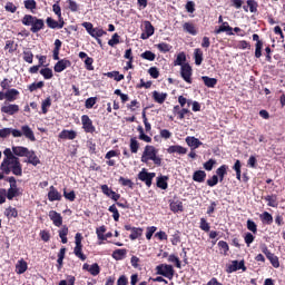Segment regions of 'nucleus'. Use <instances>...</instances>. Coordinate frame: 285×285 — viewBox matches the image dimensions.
<instances>
[{"label":"nucleus","mask_w":285,"mask_h":285,"mask_svg":"<svg viewBox=\"0 0 285 285\" xmlns=\"http://www.w3.org/2000/svg\"><path fill=\"white\" fill-rule=\"evenodd\" d=\"M118 184H120V186H127L128 188H135V183H132L130 178H124V176L119 177Z\"/></svg>","instance_id":"864d4df0"},{"label":"nucleus","mask_w":285,"mask_h":285,"mask_svg":"<svg viewBox=\"0 0 285 285\" xmlns=\"http://www.w3.org/2000/svg\"><path fill=\"white\" fill-rule=\"evenodd\" d=\"M18 97H19V90L17 89H8L6 91L7 101H17Z\"/></svg>","instance_id":"e433bc0d"},{"label":"nucleus","mask_w":285,"mask_h":285,"mask_svg":"<svg viewBox=\"0 0 285 285\" xmlns=\"http://www.w3.org/2000/svg\"><path fill=\"white\" fill-rule=\"evenodd\" d=\"M49 219H51L53 226H57V228L61 227L63 224V217H61V214L57 210L49 212Z\"/></svg>","instance_id":"f8f14e48"},{"label":"nucleus","mask_w":285,"mask_h":285,"mask_svg":"<svg viewBox=\"0 0 285 285\" xmlns=\"http://www.w3.org/2000/svg\"><path fill=\"white\" fill-rule=\"evenodd\" d=\"M106 226L105 225H102V226H100V227H98L97 229H96V235H97V237H98V239L100 240V242H106V235L104 234V233H106Z\"/></svg>","instance_id":"5fc2aeb1"},{"label":"nucleus","mask_w":285,"mask_h":285,"mask_svg":"<svg viewBox=\"0 0 285 285\" xmlns=\"http://www.w3.org/2000/svg\"><path fill=\"white\" fill-rule=\"evenodd\" d=\"M144 26H145V33H141L140 38L141 39H150V37H153V35H155V27L148 20L144 22Z\"/></svg>","instance_id":"2eb2a0df"},{"label":"nucleus","mask_w":285,"mask_h":285,"mask_svg":"<svg viewBox=\"0 0 285 285\" xmlns=\"http://www.w3.org/2000/svg\"><path fill=\"white\" fill-rule=\"evenodd\" d=\"M156 186L161 190L168 189V176L157 177Z\"/></svg>","instance_id":"c9c22d12"},{"label":"nucleus","mask_w":285,"mask_h":285,"mask_svg":"<svg viewBox=\"0 0 285 285\" xmlns=\"http://www.w3.org/2000/svg\"><path fill=\"white\" fill-rule=\"evenodd\" d=\"M105 75L109 79H115V81H122V79H124V75L119 73V71H109Z\"/></svg>","instance_id":"603ef678"},{"label":"nucleus","mask_w":285,"mask_h":285,"mask_svg":"<svg viewBox=\"0 0 285 285\" xmlns=\"http://www.w3.org/2000/svg\"><path fill=\"white\" fill-rule=\"evenodd\" d=\"M1 112L4 115H17L19 112V105H7L1 107Z\"/></svg>","instance_id":"aec40b11"},{"label":"nucleus","mask_w":285,"mask_h":285,"mask_svg":"<svg viewBox=\"0 0 285 285\" xmlns=\"http://www.w3.org/2000/svg\"><path fill=\"white\" fill-rule=\"evenodd\" d=\"M4 215L8 219H12L19 217V210H17V208L9 206L8 208H6L4 210Z\"/></svg>","instance_id":"ea45409f"},{"label":"nucleus","mask_w":285,"mask_h":285,"mask_svg":"<svg viewBox=\"0 0 285 285\" xmlns=\"http://www.w3.org/2000/svg\"><path fill=\"white\" fill-rule=\"evenodd\" d=\"M187 146H189V148H199V146H203L204 142H202L198 138H195V137H190L188 136L186 139H185Z\"/></svg>","instance_id":"a878e982"},{"label":"nucleus","mask_w":285,"mask_h":285,"mask_svg":"<svg viewBox=\"0 0 285 285\" xmlns=\"http://www.w3.org/2000/svg\"><path fill=\"white\" fill-rule=\"evenodd\" d=\"M141 59H145L146 61H155L157 59V55L150 50H146L140 55Z\"/></svg>","instance_id":"09e8293b"},{"label":"nucleus","mask_w":285,"mask_h":285,"mask_svg":"<svg viewBox=\"0 0 285 285\" xmlns=\"http://www.w3.org/2000/svg\"><path fill=\"white\" fill-rule=\"evenodd\" d=\"M87 148L90 155H97V144L92 139L87 140Z\"/></svg>","instance_id":"e2e57ef3"},{"label":"nucleus","mask_w":285,"mask_h":285,"mask_svg":"<svg viewBox=\"0 0 285 285\" xmlns=\"http://www.w3.org/2000/svg\"><path fill=\"white\" fill-rule=\"evenodd\" d=\"M61 193H59L55 186H50L48 191L49 202H61Z\"/></svg>","instance_id":"a211bd4d"},{"label":"nucleus","mask_w":285,"mask_h":285,"mask_svg":"<svg viewBox=\"0 0 285 285\" xmlns=\"http://www.w3.org/2000/svg\"><path fill=\"white\" fill-rule=\"evenodd\" d=\"M144 235V228L141 227H132L131 234L129 235V239L135 242V239H139Z\"/></svg>","instance_id":"72a5a7b5"},{"label":"nucleus","mask_w":285,"mask_h":285,"mask_svg":"<svg viewBox=\"0 0 285 285\" xmlns=\"http://www.w3.org/2000/svg\"><path fill=\"white\" fill-rule=\"evenodd\" d=\"M104 35H107V33L101 28H94V31H91V37L94 39H99L100 37H104Z\"/></svg>","instance_id":"0e129e2a"},{"label":"nucleus","mask_w":285,"mask_h":285,"mask_svg":"<svg viewBox=\"0 0 285 285\" xmlns=\"http://www.w3.org/2000/svg\"><path fill=\"white\" fill-rule=\"evenodd\" d=\"M45 86H46V83L43 81L33 82V83L28 86V90L31 91V92H35L37 90H40Z\"/></svg>","instance_id":"6e6d98bb"},{"label":"nucleus","mask_w":285,"mask_h":285,"mask_svg":"<svg viewBox=\"0 0 285 285\" xmlns=\"http://www.w3.org/2000/svg\"><path fill=\"white\" fill-rule=\"evenodd\" d=\"M169 207L173 213H184V203L181 200L171 202Z\"/></svg>","instance_id":"2f4dec72"},{"label":"nucleus","mask_w":285,"mask_h":285,"mask_svg":"<svg viewBox=\"0 0 285 285\" xmlns=\"http://www.w3.org/2000/svg\"><path fill=\"white\" fill-rule=\"evenodd\" d=\"M40 75L43 76V79H52L55 77V73H52V69L46 67L40 70Z\"/></svg>","instance_id":"13d9d810"},{"label":"nucleus","mask_w":285,"mask_h":285,"mask_svg":"<svg viewBox=\"0 0 285 285\" xmlns=\"http://www.w3.org/2000/svg\"><path fill=\"white\" fill-rule=\"evenodd\" d=\"M108 210L109 213H112L114 220L119 222L120 215H119V209H117V205L114 204L109 206Z\"/></svg>","instance_id":"680f3d73"},{"label":"nucleus","mask_w":285,"mask_h":285,"mask_svg":"<svg viewBox=\"0 0 285 285\" xmlns=\"http://www.w3.org/2000/svg\"><path fill=\"white\" fill-rule=\"evenodd\" d=\"M183 30H184V32L191 35L193 37H196V35H197V27H195V23H193V22H185L183 24Z\"/></svg>","instance_id":"393cba45"},{"label":"nucleus","mask_w":285,"mask_h":285,"mask_svg":"<svg viewBox=\"0 0 285 285\" xmlns=\"http://www.w3.org/2000/svg\"><path fill=\"white\" fill-rule=\"evenodd\" d=\"M153 99L156 101V104H164L166 99H168V94L159 92V91H154L153 92Z\"/></svg>","instance_id":"cd10ccee"},{"label":"nucleus","mask_w":285,"mask_h":285,"mask_svg":"<svg viewBox=\"0 0 285 285\" xmlns=\"http://www.w3.org/2000/svg\"><path fill=\"white\" fill-rule=\"evenodd\" d=\"M52 106V98L47 97L45 100L41 102V114L42 115H48V109Z\"/></svg>","instance_id":"58836bf2"},{"label":"nucleus","mask_w":285,"mask_h":285,"mask_svg":"<svg viewBox=\"0 0 285 285\" xmlns=\"http://www.w3.org/2000/svg\"><path fill=\"white\" fill-rule=\"evenodd\" d=\"M265 202H267V206H269L271 208H277V206L279 205L277 203V195H267L264 197Z\"/></svg>","instance_id":"f704fd0d"},{"label":"nucleus","mask_w":285,"mask_h":285,"mask_svg":"<svg viewBox=\"0 0 285 285\" xmlns=\"http://www.w3.org/2000/svg\"><path fill=\"white\" fill-rule=\"evenodd\" d=\"M52 11L58 17V20H55L52 17H48L46 19L47 28H50L51 30H61L63 26H66V21L63 20V16L61 14V6H59V2H56L52 6Z\"/></svg>","instance_id":"7ed1b4c3"},{"label":"nucleus","mask_w":285,"mask_h":285,"mask_svg":"<svg viewBox=\"0 0 285 285\" xmlns=\"http://www.w3.org/2000/svg\"><path fill=\"white\" fill-rule=\"evenodd\" d=\"M228 175V165H222L216 169V176L219 181H224V178Z\"/></svg>","instance_id":"bb28decb"},{"label":"nucleus","mask_w":285,"mask_h":285,"mask_svg":"<svg viewBox=\"0 0 285 285\" xmlns=\"http://www.w3.org/2000/svg\"><path fill=\"white\" fill-rule=\"evenodd\" d=\"M119 39H120L119 33H114L111 39L108 40V46H110L111 48H115V46L120 43Z\"/></svg>","instance_id":"69168bd1"},{"label":"nucleus","mask_w":285,"mask_h":285,"mask_svg":"<svg viewBox=\"0 0 285 285\" xmlns=\"http://www.w3.org/2000/svg\"><path fill=\"white\" fill-rule=\"evenodd\" d=\"M157 46V49L159 50V52H170V50H173V46L166 43V42H160Z\"/></svg>","instance_id":"bf43d9fd"},{"label":"nucleus","mask_w":285,"mask_h":285,"mask_svg":"<svg viewBox=\"0 0 285 285\" xmlns=\"http://www.w3.org/2000/svg\"><path fill=\"white\" fill-rule=\"evenodd\" d=\"M169 264H175L176 268H181V261H179V257L177 255L171 254L168 256Z\"/></svg>","instance_id":"4d7b16f0"},{"label":"nucleus","mask_w":285,"mask_h":285,"mask_svg":"<svg viewBox=\"0 0 285 285\" xmlns=\"http://www.w3.org/2000/svg\"><path fill=\"white\" fill-rule=\"evenodd\" d=\"M70 66H72V61L68 60V58L60 59L53 66V70L55 72H63V70L70 68Z\"/></svg>","instance_id":"9b49d317"},{"label":"nucleus","mask_w":285,"mask_h":285,"mask_svg":"<svg viewBox=\"0 0 285 285\" xmlns=\"http://www.w3.org/2000/svg\"><path fill=\"white\" fill-rule=\"evenodd\" d=\"M23 6L26 10H30V12H35L37 10V1L36 0H24Z\"/></svg>","instance_id":"3c124183"},{"label":"nucleus","mask_w":285,"mask_h":285,"mask_svg":"<svg viewBox=\"0 0 285 285\" xmlns=\"http://www.w3.org/2000/svg\"><path fill=\"white\" fill-rule=\"evenodd\" d=\"M233 170H235L236 173V179H238V181H242V161L240 160L235 161L233 166Z\"/></svg>","instance_id":"de8ad7c7"},{"label":"nucleus","mask_w":285,"mask_h":285,"mask_svg":"<svg viewBox=\"0 0 285 285\" xmlns=\"http://www.w3.org/2000/svg\"><path fill=\"white\" fill-rule=\"evenodd\" d=\"M155 177H157V174L155 173H148L146 170V168H144L141 171H139L138 174V179L140 181H144L147 186V188H150V186H153V179H155Z\"/></svg>","instance_id":"0eeeda50"},{"label":"nucleus","mask_w":285,"mask_h":285,"mask_svg":"<svg viewBox=\"0 0 285 285\" xmlns=\"http://www.w3.org/2000/svg\"><path fill=\"white\" fill-rule=\"evenodd\" d=\"M82 271H87L88 273H90V275L97 277V275L101 273V267H99V264L97 263H94L92 265H88V263H85L82 265Z\"/></svg>","instance_id":"ddd939ff"},{"label":"nucleus","mask_w":285,"mask_h":285,"mask_svg":"<svg viewBox=\"0 0 285 285\" xmlns=\"http://www.w3.org/2000/svg\"><path fill=\"white\" fill-rule=\"evenodd\" d=\"M170 242H171L173 246H177L178 244H181V232L174 230V234L171 235Z\"/></svg>","instance_id":"a18cd8bd"},{"label":"nucleus","mask_w":285,"mask_h":285,"mask_svg":"<svg viewBox=\"0 0 285 285\" xmlns=\"http://www.w3.org/2000/svg\"><path fill=\"white\" fill-rule=\"evenodd\" d=\"M237 271H243L245 273L246 265L244 261H232L230 265H227L226 273H237Z\"/></svg>","instance_id":"9d476101"},{"label":"nucleus","mask_w":285,"mask_h":285,"mask_svg":"<svg viewBox=\"0 0 285 285\" xmlns=\"http://www.w3.org/2000/svg\"><path fill=\"white\" fill-rule=\"evenodd\" d=\"M95 104H97V97H90L85 101V107L90 110V108H95Z\"/></svg>","instance_id":"774afa93"},{"label":"nucleus","mask_w":285,"mask_h":285,"mask_svg":"<svg viewBox=\"0 0 285 285\" xmlns=\"http://www.w3.org/2000/svg\"><path fill=\"white\" fill-rule=\"evenodd\" d=\"M157 275H161L163 277H167V279H173L175 277V268L173 265L160 264L156 267Z\"/></svg>","instance_id":"423d86ee"},{"label":"nucleus","mask_w":285,"mask_h":285,"mask_svg":"<svg viewBox=\"0 0 285 285\" xmlns=\"http://www.w3.org/2000/svg\"><path fill=\"white\" fill-rule=\"evenodd\" d=\"M204 85L207 88H215L217 86V78H210L208 76H203L202 77Z\"/></svg>","instance_id":"a19ab883"},{"label":"nucleus","mask_w":285,"mask_h":285,"mask_svg":"<svg viewBox=\"0 0 285 285\" xmlns=\"http://www.w3.org/2000/svg\"><path fill=\"white\" fill-rule=\"evenodd\" d=\"M68 233H69V229H68V226L66 225L62 226L60 230H58V234L62 244H68Z\"/></svg>","instance_id":"c03bdc74"},{"label":"nucleus","mask_w":285,"mask_h":285,"mask_svg":"<svg viewBox=\"0 0 285 285\" xmlns=\"http://www.w3.org/2000/svg\"><path fill=\"white\" fill-rule=\"evenodd\" d=\"M4 50H9V55H13L17 51V47H14V40H7Z\"/></svg>","instance_id":"052dcab7"},{"label":"nucleus","mask_w":285,"mask_h":285,"mask_svg":"<svg viewBox=\"0 0 285 285\" xmlns=\"http://www.w3.org/2000/svg\"><path fill=\"white\" fill-rule=\"evenodd\" d=\"M247 6L249 8V12H252V13L257 12V8L259 7L257 1H255V0H247Z\"/></svg>","instance_id":"338daca9"},{"label":"nucleus","mask_w":285,"mask_h":285,"mask_svg":"<svg viewBox=\"0 0 285 285\" xmlns=\"http://www.w3.org/2000/svg\"><path fill=\"white\" fill-rule=\"evenodd\" d=\"M158 153L159 150L155 148V146L146 145L142 151L140 161L142 164H146V166H149V167H150V161H154V165L156 166V168H159L161 167V164L164 160L159 157Z\"/></svg>","instance_id":"f257e3e1"},{"label":"nucleus","mask_w":285,"mask_h":285,"mask_svg":"<svg viewBox=\"0 0 285 285\" xmlns=\"http://www.w3.org/2000/svg\"><path fill=\"white\" fill-rule=\"evenodd\" d=\"M29 151L30 149H28V147H21V146L12 147V153L14 157H27Z\"/></svg>","instance_id":"b1692460"},{"label":"nucleus","mask_w":285,"mask_h":285,"mask_svg":"<svg viewBox=\"0 0 285 285\" xmlns=\"http://www.w3.org/2000/svg\"><path fill=\"white\" fill-rule=\"evenodd\" d=\"M186 53L185 52H179L177 55V58L174 60V66H180L183 68L186 66Z\"/></svg>","instance_id":"79ce46f5"},{"label":"nucleus","mask_w":285,"mask_h":285,"mask_svg":"<svg viewBox=\"0 0 285 285\" xmlns=\"http://www.w3.org/2000/svg\"><path fill=\"white\" fill-rule=\"evenodd\" d=\"M83 240V236L81 235V233H77L75 236V248H73V254L76 255V257H78V259H81V262H86L87 256L86 254H83V244H81V242Z\"/></svg>","instance_id":"39448f33"},{"label":"nucleus","mask_w":285,"mask_h":285,"mask_svg":"<svg viewBox=\"0 0 285 285\" xmlns=\"http://www.w3.org/2000/svg\"><path fill=\"white\" fill-rule=\"evenodd\" d=\"M194 59L196 66H199L202 61H204V51H202V49H195Z\"/></svg>","instance_id":"8fccbe9b"},{"label":"nucleus","mask_w":285,"mask_h":285,"mask_svg":"<svg viewBox=\"0 0 285 285\" xmlns=\"http://www.w3.org/2000/svg\"><path fill=\"white\" fill-rule=\"evenodd\" d=\"M22 136L26 137V139H29V141H37V138L35 137V131H32V128L28 125H23L21 127Z\"/></svg>","instance_id":"6ab92c4d"},{"label":"nucleus","mask_w":285,"mask_h":285,"mask_svg":"<svg viewBox=\"0 0 285 285\" xmlns=\"http://www.w3.org/2000/svg\"><path fill=\"white\" fill-rule=\"evenodd\" d=\"M22 26H31L30 32L37 35V32H41L46 28V22L41 18H37L32 14H24L21 19Z\"/></svg>","instance_id":"20e7f679"},{"label":"nucleus","mask_w":285,"mask_h":285,"mask_svg":"<svg viewBox=\"0 0 285 285\" xmlns=\"http://www.w3.org/2000/svg\"><path fill=\"white\" fill-rule=\"evenodd\" d=\"M259 219L262 224H266L267 226H271L273 224V215L268 212H264L263 214L259 215Z\"/></svg>","instance_id":"4c0bfd02"},{"label":"nucleus","mask_w":285,"mask_h":285,"mask_svg":"<svg viewBox=\"0 0 285 285\" xmlns=\"http://www.w3.org/2000/svg\"><path fill=\"white\" fill-rule=\"evenodd\" d=\"M81 124L85 132H89L90 135H94V132L97 130L95 125H92V119H90V116L88 115L81 116Z\"/></svg>","instance_id":"1a4fd4ad"},{"label":"nucleus","mask_w":285,"mask_h":285,"mask_svg":"<svg viewBox=\"0 0 285 285\" xmlns=\"http://www.w3.org/2000/svg\"><path fill=\"white\" fill-rule=\"evenodd\" d=\"M129 148H130V153H132L134 155H137L139 153V141L137 140L136 137L130 138Z\"/></svg>","instance_id":"37998d69"},{"label":"nucleus","mask_w":285,"mask_h":285,"mask_svg":"<svg viewBox=\"0 0 285 285\" xmlns=\"http://www.w3.org/2000/svg\"><path fill=\"white\" fill-rule=\"evenodd\" d=\"M167 153L169 155H186V153H188V149L181 147V145H171L167 148Z\"/></svg>","instance_id":"dca6fc26"},{"label":"nucleus","mask_w":285,"mask_h":285,"mask_svg":"<svg viewBox=\"0 0 285 285\" xmlns=\"http://www.w3.org/2000/svg\"><path fill=\"white\" fill-rule=\"evenodd\" d=\"M26 157L27 164H31V166H39V164H41V160L39 159V157H37L35 150L28 151Z\"/></svg>","instance_id":"412c9836"},{"label":"nucleus","mask_w":285,"mask_h":285,"mask_svg":"<svg viewBox=\"0 0 285 285\" xmlns=\"http://www.w3.org/2000/svg\"><path fill=\"white\" fill-rule=\"evenodd\" d=\"M53 46H55L52 51L53 60L59 61V52L61 51V46H62L61 40L56 39Z\"/></svg>","instance_id":"473e14b6"},{"label":"nucleus","mask_w":285,"mask_h":285,"mask_svg":"<svg viewBox=\"0 0 285 285\" xmlns=\"http://www.w3.org/2000/svg\"><path fill=\"white\" fill-rule=\"evenodd\" d=\"M253 41H256L255 57H256V59H259L262 57V48H264V42L262 40H259V35H257V33L253 35Z\"/></svg>","instance_id":"f3484780"},{"label":"nucleus","mask_w":285,"mask_h":285,"mask_svg":"<svg viewBox=\"0 0 285 285\" xmlns=\"http://www.w3.org/2000/svg\"><path fill=\"white\" fill-rule=\"evenodd\" d=\"M193 180L197 181L198 184H204V181H206V171L204 170L194 171Z\"/></svg>","instance_id":"c85d7f7f"},{"label":"nucleus","mask_w":285,"mask_h":285,"mask_svg":"<svg viewBox=\"0 0 285 285\" xmlns=\"http://www.w3.org/2000/svg\"><path fill=\"white\" fill-rule=\"evenodd\" d=\"M47 59H48V56H41L40 60L38 61V65L29 68V73L37 75V72H39V68H41V67L48 68V63H46Z\"/></svg>","instance_id":"4468645a"},{"label":"nucleus","mask_w":285,"mask_h":285,"mask_svg":"<svg viewBox=\"0 0 285 285\" xmlns=\"http://www.w3.org/2000/svg\"><path fill=\"white\" fill-rule=\"evenodd\" d=\"M0 169L4 175H16V177H21L23 175V166L21 165V161L19 160V157H16L11 160H3L1 163Z\"/></svg>","instance_id":"f03ea898"},{"label":"nucleus","mask_w":285,"mask_h":285,"mask_svg":"<svg viewBox=\"0 0 285 285\" xmlns=\"http://www.w3.org/2000/svg\"><path fill=\"white\" fill-rule=\"evenodd\" d=\"M22 59L26 61V63H32L35 61V53L30 50H24L22 52Z\"/></svg>","instance_id":"49530a36"},{"label":"nucleus","mask_w":285,"mask_h":285,"mask_svg":"<svg viewBox=\"0 0 285 285\" xmlns=\"http://www.w3.org/2000/svg\"><path fill=\"white\" fill-rule=\"evenodd\" d=\"M127 254H128V249L126 248L116 249L114 250L111 257L116 259V262H121V259H124V257H126Z\"/></svg>","instance_id":"7c9ffc66"},{"label":"nucleus","mask_w":285,"mask_h":285,"mask_svg":"<svg viewBox=\"0 0 285 285\" xmlns=\"http://www.w3.org/2000/svg\"><path fill=\"white\" fill-rule=\"evenodd\" d=\"M59 139H77V131L75 130H68V129H63L60 134H59Z\"/></svg>","instance_id":"5701e85b"},{"label":"nucleus","mask_w":285,"mask_h":285,"mask_svg":"<svg viewBox=\"0 0 285 285\" xmlns=\"http://www.w3.org/2000/svg\"><path fill=\"white\" fill-rule=\"evenodd\" d=\"M222 32H227V35L229 37L235 35L233 32V27H230V24H228V22H223L222 26L215 30V35H222Z\"/></svg>","instance_id":"4be33fe9"},{"label":"nucleus","mask_w":285,"mask_h":285,"mask_svg":"<svg viewBox=\"0 0 285 285\" xmlns=\"http://www.w3.org/2000/svg\"><path fill=\"white\" fill-rule=\"evenodd\" d=\"M26 271H28V263L23 259L18 261V263L16 265V273L18 275H23V273H26Z\"/></svg>","instance_id":"c756f323"},{"label":"nucleus","mask_w":285,"mask_h":285,"mask_svg":"<svg viewBox=\"0 0 285 285\" xmlns=\"http://www.w3.org/2000/svg\"><path fill=\"white\" fill-rule=\"evenodd\" d=\"M180 77L186 83H193V67H190V63H185L180 67Z\"/></svg>","instance_id":"6e6552de"}]
</instances>
